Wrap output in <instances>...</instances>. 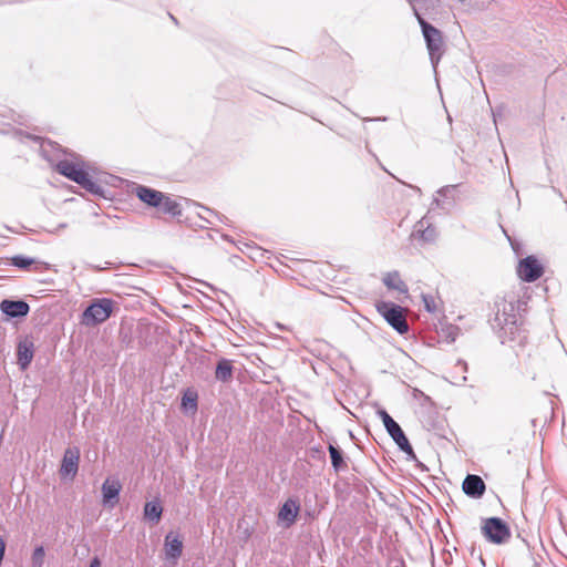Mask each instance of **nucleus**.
Listing matches in <instances>:
<instances>
[{"label":"nucleus","mask_w":567,"mask_h":567,"mask_svg":"<svg viewBox=\"0 0 567 567\" xmlns=\"http://www.w3.org/2000/svg\"><path fill=\"white\" fill-rule=\"evenodd\" d=\"M199 208L202 212L198 213V216L209 225H215L216 221L223 223L224 218H226L225 216L208 207L200 205Z\"/></svg>","instance_id":"23"},{"label":"nucleus","mask_w":567,"mask_h":567,"mask_svg":"<svg viewBox=\"0 0 567 567\" xmlns=\"http://www.w3.org/2000/svg\"><path fill=\"white\" fill-rule=\"evenodd\" d=\"M394 567H405V564H404V561H401V564H400V565L394 566Z\"/></svg>","instance_id":"39"},{"label":"nucleus","mask_w":567,"mask_h":567,"mask_svg":"<svg viewBox=\"0 0 567 567\" xmlns=\"http://www.w3.org/2000/svg\"><path fill=\"white\" fill-rule=\"evenodd\" d=\"M65 226H66L65 224H61L59 227L64 228Z\"/></svg>","instance_id":"41"},{"label":"nucleus","mask_w":567,"mask_h":567,"mask_svg":"<svg viewBox=\"0 0 567 567\" xmlns=\"http://www.w3.org/2000/svg\"><path fill=\"white\" fill-rule=\"evenodd\" d=\"M197 399L198 395L196 392L192 390H186L182 396L181 406L185 411H193L195 412L197 410Z\"/></svg>","instance_id":"24"},{"label":"nucleus","mask_w":567,"mask_h":567,"mask_svg":"<svg viewBox=\"0 0 567 567\" xmlns=\"http://www.w3.org/2000/svg\"><path fill=\"white\" fill-rule=\"evenodd\" d=\"M34 357V343L33 341L25 337L20 340L17 344V359L18 364L22 371L27 370L31 364Z\"/></svg>","instance_id":"11"},{"label":"nucleus","mask_w":567,"mask_h":567,"mask_svg":"<svg viewBox=\"0 0 567 567\" xmlns=\"http://www.w3.org/2000/svg\"><path fill=\"white\" fill-rule=\"evenodd\" d=\"M411 236L419 238L424 243H433L437 237V231L433 225H431L425 218H422L415 224Z\"/></svg>","instance_id":"15"},{"label":"nucleus","mask_w":567,"mask_h":567,"mask_svg":"<svg viewBox=\"0 0 567 567\" xmlns=\"http://www.w3.org/2000/svg\"><path fill=\"white\" fill-rule=\"evenodd\" d=\"M136 197L150 207H159L163 193L148 186L138 185L134 189Z\"/></svg>","instance_id":"13"},{"label":"nucleus","mask_w":567,"mask_h":567,"mask_svg":"<svg viewBox=\"0 0 567 567\" xmlns=\"http://www.w3.org/2000/svg\"><path fill=\"white\" fill-rule=\"evenodd\" d=\"M234 367L231 360L220 358L215 369V379L219 382L226 383L231 380Z\"/></svg>","instance_id":"19"},{"label":"nucleus","mask_w":567,"mask_h":567,"mask_svg":"<svg viewBox=\"0 0 567 567\" xmlns=\"http://www.w3.org/2000/svg\"><path fill=\"white\" fill-rule=\"evenodd\" d=\"M328 451L330 454L331 465H332L333 470L337 473L343 471L347 467V463H346L344 454H343L342 450L334 444H329Z\"/></svg>","instance_id":"20"},{"label":"nucleus","mask_w":567,"mask_h":567,"mask_svg":"<svg viewBox=\"0 0 567 567\" xmlns=\"http://www.w3.org/2000/svg\"><path fill=\"white\" fill-rule=\"evenodd\" d=\"M382 281L390 290H396L400 293L409 292L408 285L401 279L400 274L396 270L386 272Z\"/></svg>","instance_id":"18"},{"label":"nucleus","mask_w":567,"mask_h":567,"mask_svg":"<svg viewBox=\"0 0 567 567\" xmlns=\"http://www.w3.org/2000/svg\"><path fill=\"white\" fill-rule=\"evenodd\" d=\"M554 190H555L556 193H558V194H559V196H563V193H560V192H559V190H557L556 188H554Z\"/></svg>","instance_id":"40"},{"label":"nucleus","mask_w":567,"mask_h":567,"mask_svg":"<svg viewBox=\"0 0 567 567\" xmlns=\"http://www.w3.org/2000/svg\"><path fill=\"white\" fill-rule=\"evenodd\" d=\"M461 332V329L457 326L454 324H447L442 328L443 336L450 341L454 342L456 338L458 337Z\"/></svg>","instance_id":"29"},{"label":"nucleus","mask_w":567,"mask_h":567,"mask_svg":"<svg viewBox=\"0 0 567 567\" xmlns=\"http://www.w3.org/2000/svg\"><path fill=\"white\" fill-rule=\"evenodd\" d=\"M300 511V505L297 501L288 498L280 507L278 513L279 520L284 522L287 527L295 524Z\"/></svg>","instance_id":"14"},{"label":"nucleus","mask_w":567,"mask_h":567,"mask_svg":"<svg viewBox=\"0 0 567 567\" xmlns=\"http://www.w3.org/2000/svg\"><path fill=\"white\" fill-rule=\"evenodd\" d=\"M115 302L110 298L94 299L82 312L81 323L94 327L105 322L113 313Z\"/></svg>","instance_id":"3"},{"label":"nucleus","mask_w":567,"mask_h":567,"mask_svg":"<svg viewBox=\"0 0 567 567\" xmlns=\"http://www.w3.org/2000/svg\"><path fill=\"white\" fill-rule=\"evenodd\" d=\"M165 555L167 559L176 561L183 551V542L179 539L177 535H173V533H168L165 536Z\"/></svg>","instance_id":"16"},{"label":"nucleus","mask_w":567,"mask_h":567,"mask_svg":"<svg viewBox=\"0 0 567 567\" xmlns=\"http://www.w3.org/2000/svg\"><path fill=\"white\" fill-rule=\"evenodd\" d=\"M378 415L380 416V419L382 420L383 422V425L388 424V421H391L393 420V417L383 409H380L378 411Z\"/></svg>","instance_id":"32"},{"label":"nucleus","mask_w":567,"mask_h":567,"mask_svg":"<svg viewBox=\"0 0 567 567\" xmlns=\"http://www.w3.org/2000/svg\"><path fill=\"white\" fill-rule=\"evenodd\" d=\"M495 309L496 312L492 320V327L513 333L518 318L516 305L513 301L501 299L495 302Z\"/></svg>","instance_id":"4"},{"label":"nucleus","mask_w":567,"mask_h":567,"mask_svg":"<svg viewBox=\"0 0 567 567\" xmlns=\"http://www.w3.org/2000/svg\"><path fill=\"white\" fill-rule=\"evenodd\" d=\"M89 567H101V560L97 556H94L91 561H90V566Z\"/></svg>","instance_id":"33"},{"label":"nucleus","mask_w":567,"mask_h":567,"mask_svg":"<svg viewBox=\"0 0 567 567\" xmlns=\"http://www.w3.org/2000/svg\"><path fill=\"white\" fill-rule=\"evenodd\" d=\"M482 534L489 543L502 545L511 538V528L502 518L488 517L483 522Z\"/></svg>","instance_id":"6"},{"label":"nucleus","mask_w":567,"mask_h":567,"mask_svg":"<svg viewBox=\"0 0 567 567\" xmlns=\"http://www.w3.org/2000/svg\"><path fill=\"white\" fill-rule=\"evenodd\" d=\"M0 134H11L13 138L18 141H23L24 138L38 141L39 137L35 135H31L29 133H25L21 130L8 127V128H0Z\"/></svg>","instance_id":"26"},{"label":"nucleus","mask_w":567,"mask_h":567,"mask_svg":"<svg viewBox=\"0 0 567 567\" xmlns=\"http://www.w3.org/2000/svg\"><path fill=\"white\" fill-rule=\"evenodd\" d=\"M44 556L45 553L43 546H37L31 557L32 567H42L44 563Z\"/></svg>","instance_id":"28"},{"label":"nucleus","mask_w":567,"mask_h":567,"mask_svg":"<svg viewBox=\"0 0 567 567\" xmlns=\"http://www.w3.org/2000/svg\"><path fill=\"white\" fill-rule=\"evenodd\" d=\"M409 187H411L416 193L421 194V189L417 186L409 185Z\"/></svg>","instance_id":"38"},{"label":"nucleus","mask_w":567,"mask_h":567,"mask_svg":"<svg viewBox=\"0 0 567 567\" xmlns=\"http://www.w3.org/2000/svg\"><path fill=\"white\" fill-rule=\"evenodd\" d=\"M163 507L158 501H150L144 505V517L150 522L157 524L161 520Z\"/></svg>","instance_id":"21"},{"label":"nucleus","mask_w":567,"mask_h":567,"mask_svg":"<svg viewBox=\"0 0 567 567\" xmlns=\"http://www.w3.org/2000/svg\"><path fill=\"white\" fill-rule=\"evenodd\" d=\"M102 502L104 505L112 504L117 501L122 485L117 480H105L102 484Z\"/></svg>","instance_id":"17"},{"label":"nucleus","mask_w":567,"mask_h":567,"mask_svg":"<svg viewBox=\"0 0 567 567\" xmlns=\"http://www.w3.org/2000/svg\"><path fill=\"white\" fill-rule=\"evenodd\" d=\"M460 186V184L455 185H445L437 189L436 194L444 199H451L452 202L456 200V189Z\"/></svg>","instance_id":"27"},{"label":"nucleus","mask_w":567,"mask_h":567,"mask_svg":"<svg viewBox=\"0 0 567 567\" xmlns=\"http://www.w3.org/2000/svg\"><path fill=\"white\" fill-rule=\"evenodd\" d=\"M0 310L8 319L22 318L28 316L30 306L23 299H3L0 302Z\"/></svg>","instance_id":"9"},{"label":"nucleus","mask_w":567,"mask_h":567,"mask_svg":"<svg viewBox=\"0 0 567 567\" xmlns=\"http://www.w3.org/2000/svg\"><path fill=\"white\" fill-rule=\"evenodd\" d=\"M55 169L59 174L76 183L90 194L106 198V189L94 182L89 173L84 168L80 167L79 164L63 159L58 162Z\"/></svg>","instance_id":"1"},{"label":"nucleus","mask_w":567,"mask_h":567,"mask_svg":"<svg viewBox=\"0 0 567 567\" xmlns=\"http://www.w3.org/2000/svg\"><path fill=\"white\" fill-rule=\"evenodd\" d=\"M0 115L6 120L12 121L14 123L23 124V116L21 114L16 113L12 110L6 109V110H3L2 113H0Z\"/></svg>","instance_id":"30"},{"label":"nucleus","mask_w":567,"mask_h":567,"mask_svg":"<svg viewBox=\"0 0 567 567\" xmlns=\"http://www.w3.org/2000/svg\"><path fill=\"white\" fill-rule=\"evenodd\" d=\"M462 489L468 497L481 498L485 493L486 484L481 476L467 474L463 481Z\"/></svg>","instance_id":"12"},{"label":"nucleus","mask_w":567,"mask_h":567,"mask_svg":"<svg viewBox=\"0 0 567 567\" xmlns=\"http://www.w3.org/2000/svg\"><path fill=\"white\" fill-rule=\"evenodd\" d=\"M414 12L421 27L431 64L435 70L444 53L443 33L437 28L427 22L424 18H422L415 9Z\"/></svg>","instance_id":"2"},{"label":"nucleus","mask_w":567,"mask_h":567,"mask_svg":"<svg viewBox=\"0 0 567 567\" xmlns=\"http://www.w3.org/2000/svg\"><path fill=\"white\" fill-rule=\"evenodd\" d=\"M386 120H388V118H386L385 116H382V117H373V118H372V117H367V118H364V121H367V122H371V121H383V122H384V121H386Z\"/></svg>","instance_id":"35"},{"label":"nucleus","mask_w":567,"mask_h":567,"mask_svg":"<svg viewBox=\"0 0 567 567\" xmlns=\"http://www.w3.org/2000/svg\"><path fill=\"white\" fill-rule=\"evenodd\" d=\"M433 204L436 205L437 207H443V202L439 198H434Z\"/></svg>","instance_id":"36"},{"label":"nucleus","mask_w":567,"mask_h":567,"mask_svg":"<svg viewBox=\"0 0 567 567\" xmlns=\"http://www.w3.org/2000/svg\"><path fill=\"white\" fill-rule=\"evenodd\" d=\"M516 271L523 281L534 282L544 275L545 269L536 256L529 255L518 261Z\"/></svg>","instance_id":"7"},{"label":"nucleus","mask_w":567,"mask_h":567,"mask_svg":"<svg viewBox=\"0 0 567 567\" xmlns=\"http://www.w3.org/2000/svg\"><path fill=\"white\" fill-rule=\"evenodd\" d=\"M424 308L427 312L433 313L436 310L435 299L431 295H422Z\"/></svg>","instance_id":"31"},{"label":"nucleus","mask_w":567,"mask_h":567,"mask_svg":"<svg viewBox=\"0 0 567 567\" xmlns=\"http://www.w3.org/2000/svg\"><path fill=\"white\" fill-rule=\"evenodd\" d=\"M158 208H161L163 213L172 216H181L183 212L181 204L166 195H163V200Z\"/></svg>","instance_id":"22"},{"label":"nucleus","mask_w":567,"mask_h":567,"mask_svg":"<svg viewBox=\"0 0 567 567\" xmlns=\"http://www.w3.org/2000/svg\"><path fill=\"white\" fill-rule=\"evenodd\" d=\"M388 434L391 436V439L394 441V443L398 445L399 450L404 452L408 456V458L415 460V453L413 451L412 445L410 444L405 433L401 429L400 424L393 419L391 421H388V424L384 425Z\"/></svg>","instance_id":"8"},{"label":"nucleus","mask_w":567,"mask_h":567,"mask_svg":"<svg viewBox=\"0 0 567 567\" xmlns=\"http://www.w3.org/2000/svg\"><path fill=\"white\" fill-rule=\"evenodd\" d=\"M460 367L462 369L463 372H466L467 371V363L463 360H458L457 363H456V368Z\"/></svg>","instance_id":"34"},{"label":"nucleus","mask_w":567,"mask_h":567,"mask_svg":"<svg viewBox=\"0 0 567 567\" xmlns=\"http://www.w3.org/2000/svg\"><path fill=\"white\" fill-rule=\"evenodd\" d=\"M34 262H35L34 258L23 256V255L13 256L10 259V264L12 266L18 267L23 270H28Z\"/></svg>","instance_id":"25"},{"label":"nucleus","mask_w":567,"mask_h":567,"mask_svg":"<svg viewBox=\"0 0 567 567\" xmlns=\"http://www.w3.org/2000/svg\"><path fill=\"white\" fill-rule=\"evenodd\" d=\"M467 378L465 375H462L460 378V381L457 382V384H464L466 382Z\"/></svg>","instance_id":"37"},{"label":"nucleus","mask_w":567,"mask_h":567,"mask_svg":"<svg viewBox=\"0 0 567 567\" xmlns=\"http://www.w3.org/2000/svg\"><path fill=\"white\" fill-rule=\"evenodd\" d=\"M377 311L399 334L409 331V323L401 306L391 301H381L377 305Z\"/></svg>","instance_id":"5"},{"label":"nucleus","mask_w":567,"mask_h":567,"mask_svg":"<svg viewBox=\"0 0 567 567\" xmlns=\"http://www.w3.org/2000/svg\"><path fill=\"white\" fill-rule=\"evenodd\" d=\"M80 451L78 447H69L65 450L61 467L60 475L62 477L73 478L79 470Z\"/></svg>","instance_id":"10"}]
</instances>
